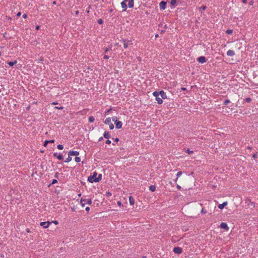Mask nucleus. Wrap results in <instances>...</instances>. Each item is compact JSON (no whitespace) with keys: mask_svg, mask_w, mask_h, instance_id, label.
<instances>
[{"mask_svg":"<svg viewBox=\"0 0 258 258\" xmlns=\"http://www.w3.org/2000/svg\"><path fill=\"white\" fill-rule=\"evenodd\" d=\"M80 203L81 206L83 207L85 206L86 204H88L89 205H91L92 203V200L91 199H81L80 201Z\"/></svg>","mask_w":258,"mask_h":258,"instance_id":"obj_1","label":"nucleus"},{"mask_svg":"<svg viewBox=\"0 0 258 258\" xmlns=\"http://www.w3.org/2000/svg\"><path fill=\"white\" fill-rule=\"evenodd\" d=\"M97 173L96 172H94L92 175H91L88 177V181L91 183H93L94 182H96V180H94L95 179V177H97Z\"/></svg>","mask_w":258,"mask_h":258,"instance_id":"obj_2","label":"nucleus"},{"mask_svg":"<svg viewBox=\"0 0 258 258\" xmlns=\"http://www.w3.org/2000/svg\"><path fill=\"white\" fill-rule=\"evenodd\" d=\"M51 224V222H42L40 223V225L43 227L44 228H46L49 227V226Z\"/></svg>","mask_w":258,"mask_h":258,"instance_id":"obj_3","label":"nucleus"},{"mask_svg":"<svg viewBox=\"0 0 258 258\" xmlns=\"http://www.w3.org/2000/svg\"><path fill=\"white\" fill-rule=\"evenodd\" d=\"M197 61L201 63H204L206 62L207 59L205 56H201L197 58Z\"/></svg>","mask_w":258,"mask_h":258,"instance_id":"obj_4","label":"nucleus"},{"mask_svg":"<svg viewBox=\"0 0 258 258\" xmlns=\"http://www.w3.org/2000/svg\"><path fill=\"white\" fill-rule=\"evenodd\" d=\"M173 251L174 253L177 254H180L182 251V248L178 246L174 247Z\"/></svg>","mask_w":258,"mask_h":258,"instance_id":"obj_5","label":"nucleus"},{"mask_svg":"<svg viewBox=\"0 0 258 258\" xmlns=\"http://www.w3.org/2000/svg\"><path fill=\"white\" fill-rule=\"evenodd\" d=\"M122 42L123 44V47L124 49H126L128 45L131 44V41L130 40H122Z\"/></svg>","mask_w":258,"mask_h":258,"instance_id":"obj_6","label":"nucleus"},{"mask_svg":"<svg viewBox=\"0 0 258 258\" xmlns=\"http://www.w3.org/2000/svg\"><path fill=\"white\" fill-rule=\"evenodd\" d=\"M126 3H127V6L129 8H132L134 5V0H124Z\"/></svg>","mask_w":258,"mask_h":258,"instance_id":"obj_7","label":"nucleus"},{"mask_svg":"<svg viewBox=\"0 0 258 258\" xmlns=\"http://www.w3.org/2000/svg\"><path fill=\"white\" fill-rule=\"evenodd\" d=\"M159 7L161 10H165L166 7V3L164 1H162L159 4Z\"/></svg>","mask_w":258,"mask_h":258,"instance_id":"obj_8","label":"nucleus"},{"mask_svg":"<svg viewBox=\"0 0 258 258\" xmlns=\"http://www.w3.org/2000/svg\"><path fill=\"white\" fill-rule=\"evenodd\" d=\"M79 155V152L77 151H70L68 153V155L69 156H78Z\"/></svg>","mask_w":258,"mask_h":258,"instance_id":"obj_9","label":"nucleus"},{"mask_svg":"<svg viewBox=\"0 0 258 258\" xmlns=\"http://www.w3.org/2000/svg\"><path fill=\"white\" fill-rule=\"evenodd\" d=\"M220 228L226 230H228L229 229V227L227 224L226 223L222 222L220 224Z\"/></svg>","mask_w":258,"mask_h":258,"instance_id":"obj_10","label":"nucleus"},{"mask_svg":"<svg viewBox=\"0 0 258 258\" xmlns=\"http://www.w3.org/2000/svg\"><path fill=\"white\" fill-rule=\"evenodd\" d=\"M121 6L122 8L123 9V11H125L127 9V5H126V1H124V0H123L121 3Z\"/></svg>","mask_w":258,"mask_h":258,"instance_id":"obj_11","label":"nucleus"},{"mask_svg":"<svg viewBox=\"0 0 258 258\" xmlns=\"http://www.w3.org/2000/svg\"><path fill=\"white\" fill-rule=\"evenodd\" d=\"M115 127L117 129L121 128L122 127V123L121 121H117V122H115Z\"/></svg>","mask_w":258,"mask_h":258,"instance_id":"obj_12","label":"nucleus"},{"mask_svg":"<svg viewBox=\"0 0 258 258\" xmlns=\"http://www.w3.org/2000/svg\"><path fill=\"white\" fill-rule=\"evenodd\" d=\"M159 93H160V95L162 99L167 98L166 94L164 91L161 90V91H159Z\"/></svg>","mask_w":258,"mask_h":258,"instance_id":"obj_13","label":"nucleus"},{"mask_svg":"<svg viewBox=\"0 0 258 258\" xmlns=\"http://www.w3.org/2000/svg\"><path fill=\"white\" fill-rule=\"evenodd\" d=\"M53 156L56 157L59 160L63 159V156L61 154L58 155L57 153H54Z\"/></svg>","mask_w":258,"mask_h":258,"instance_id":"obj_14","label":"nucleus"},{"mask_svg":"<svg viewBox=\"0 0 258 258\" xmlns=\"http://www.w3.org/2000/svg\"><path fill=\"white\" fill-rule=\"evenodd\" d=\"M227 202H224L222 204H219L218 205V208L220 209H223L224 207L227 205Z\"/></svg>","mask_w":258,"mask_h":258,"instance_id":"obj_15","label":"nucleus"},{"mask_svg":"<svg viewBox=\"0 0 258 258\" xmlns=\"http://www.w3.org/2000/svg\"><path fill=\"white\" fill-rule=\"evenodd\" d=\"M227 55L230 56H233L235 55V52L232 50H229L227 52Z\"/></svg>","mask_w":258,"mask_h":258,"instance_id":"obj_16","label":"nucleus"},{"mask_svg":"<svg viewBox=\"0 0 258 258\" xmlns=\"http://www.w3.org/2000/svg\"><path fill=\"white\" fill-rule=\"evenodd\" d=\"M103 137L105 139H109V138H110L111 135H110V134L109 133V132H105L103 134Z\"/></svg>","mask_w":258,"mask_h":258,"instance_id":"obj_17","label":"nucleus"},{"mask_svg":"<svg viewBox=\"0 0 258 258\" xmlns=\"http://www.w3.org/2000/svg\"><path fill=\"white\" fill-rule=\"evenodd\" d=\"M156 100L157 101L158 104H161L163 103V100L161 98H160L159 96L155 98Z\"/></svg>","mask_w":258,"mask_h":258,"instance_id":"obj_18","label":"nucleus"},{"mask_svg":"<svg viewBox=\"0 0 258 258\" xmlns=\"http://www.w3.org/2000/svg\"><path fill=\"white\" fill-rule=\"evenodd\" d=\"M129 202L131 205H133L135 203V200L132 196L129 197Z\"/></svg>","mask_w":258,"mask_h":258,"instance_id":"obj_19","label":"nucleus"},{"mask_svg":"<svg viewBox=\"0 0 258 258\" xmlns=\"http://www.w3.org/2000/svg\"><path fill=\"white\" fill-rule=\"evenodd\" d=\"M54 142V140H49V141H47V140H46L45 142H44V143L43 144V146L46 147V145H47V144H49V143H53Z\"/></svg>","mask_w":258,"mask_h":258,"instance_id":"obj_20","label":"nucleus"},{"mask_svg":"<svg viewBox=\"0 0 258 258\" xmlns=\"http://www.w3.org/2000/svg\"><path fill=\"white\" fill-rule=\"evenodd\" d=\"M102 179V174H100L98 175L97 177H95V179L94 180H96V182L100 181Z\"/></svg>","mask_w":258,"mask_h":258,"instance_id":"obj_21","label":"nucleus"},{"mask_svg":"<svg viewBox=\"0 0 258 258\" xmlns=\"http://www.w3.org/2000/svg\"><path fill=\"white\" fill-rule=\"evenodd\" d=\"M104 123L106 124H109L111 123V118L110 117H107L105 119L104 121Z\"/></svg>","mask_w":258,"mask_h":258,"instance_id":"obj_22","label":"nucleus"},{"mask_svg":"<svg viewBox=\"0 0 258 258\" xmlns=\"http://www.w3.org/2000/svg\"><path fill=\"white\" fill-rule=\"evenodd\" d=\"M17 63V61L16 60H14V61H9L8 62V63L11 67H13L14 64H16Z\"/></svg>","mask_w":258,"mask_h":258,"instance_id":"obj_23","label":"nucleus"},{"mask_svg":"<svg viewBox=\"0 0 258 258\" xmlns=\"http://www.w3.org/2000/svg\"><path fill=\"white\" fill-rule=\"evenodd\" d=\"M149 189L151 191H154L156 190V186L155 185H150L149 186Z\"/></svg>","mask_w":258,"mask_h":258,"instance_id":"obj_24","label":"nucleus"},{"mask_svg":"<svg viewBox=\"0 0 258 258\" xmlns=\"http://www.w3.org/2000/svg\"><path fill=\"white\" fill-rule=\"evenodd\" d=\"M160 95L159 91H155L153 93V95L156 97H158Z\"/></svg>","mask_w":258,"mask_h":258,"instance_id":"obj_25","label":"nucleus"},{"mask_svg":"<svg viewBox=\"0 0 258 258\" xmlns=\"http://www.w3.org/2000/svg\"><path fill=\"white\" fill-rule=\"evenodd\" d=\"M112 48V46L111 45H108V47H106L105 50H104V52L105 53L107 52L109 50H111Z\"/></svg>","mask_w":258,"mask_h":258,"instance_id":"obj_26","label":"nucleus"},{"mask_svg":"<svg viewBox=\"0 0 258 258\" xmlns=\"http://www.w3.org/2000/svg\"><path fill=\"white\" fill-rule=\"evenodd\" d=\"M88 120L90 122H93L95 120V118L93 116H91L89 117Z\"/></svg>","mask_w":258,"mask_h":258,"instance_id":"obj_27","label":"nucleus"},{"mask_svg":"<svg viewBox=\"0 0 258 258\" xmlns=\"http://www.w3.org/2000/svg\"><path fill=\"white\" fill-rule=\"evenodd\" d=\"M70 156H71L68 155V158L64 161L65 162L68 163V162H70L72 160V158Z\"/></svg>","mask_w":258,"mask_h":258,"instance_id":"obj_28","label":"nucleus"},{"mask_svg":"<svg viewBox=\"0 0 258 258\" xmlns=\"http://www.w3.org/2000/svg\"><path fill=\"white\" fill-rule=\"evenodd\" d=\"M233 33V30L231 29H227L226 31V33L227 34H231Z\"/></svg>","mask_w":258,"mask_h":258,"instance_id":"obj_29","label":"nucleus"},{"mask_svg":"<svg viewBox=\"0 0 258 258\" xmlns=\"http://www.w3.org/2000/svg\"><path fill=\"white\" fill-rule=\"evenodd\" d=\"M176 3V0H171L170 1V4L172 6H174Z\"/></svg>","mask_w":258,"mask_h":258,"instance_id":"obj_30","label":"nucleus"},{"mask_svg":"<svg viewBox=\"0 0 258 258\" xmlns=\"http://www.w3.org/2000/svg\"><path fill=\"white\" fill-rule=\"evenodd\" d=\"M244 101L247 102V103H249L250 102H251V99L249 97L248 98H246L245 99H244Z\"/></svg>","mask_w":258,"mask_h":258,"instance_id":"obj_31","label":"nucleus"},{"mask_svg":"<svg viewBox=\"0 0 258 258\" xmlns=\"http://www.w3.org/2000/svg\"><path fill=\"white\" fill-rule=\"evenodd\" d=\"M75 160L76 162H80L81 161V158L79 157H76L75 158Z\"/></svg>","mask_w":258,"mask_h":258,"instance_id":"obj_32","label":"nucleus"},{"mask_svg":"<svg viewBox=\"0 0 258 258\" xmlns=\"http://www.w3.org/2000/svg\"><path fill=\"white\" fill-rule=\"evenodd\" d=\"M57 148L59 150H62L63 149V145L59 144V145H57Z\"/></svg>","mask_w":258,"mask_h":258,"instance_id":"obj_33","label":"nucleus"},{"mask_svg":"<svg viewBox=\"0 0 258 258\" xmlns=\"http://www.w3.org/2000/svg\"><path fill=\"white\" fill-rule=\"evenodd\" d=\"M112 121H113L114 122V123L117 122V121H118L117 120V117L116 116H113L112 117Z\"/></svg>","mask_w":258,"mask_h":258,"instance_id":"obj_34","label":"nucleus"},{"mask_svg":"<svg viewBox=\"0 0 258 258\" xmlns=\"http://www.w3.org/2000/svg\"><path fill=\"white\" fill-rule=\"evenodd\" d=\"M230 103V100L228 99H226L224 101V104L225 105H227L228 103Z\"/></svg>","mask_w":258,"mask_h":258,"instance_id":"obj_35","label":"nucleus"},{"mask_svg":"<svg viewBox=\"0 0 258 258\" xmlns=\"http://www.w3.org/2000/svg\"><path fill=\"white\" fill-rule=\"evenodd\" d=\"M57 182V180L56 179H54L52 180L51 183L49 184V186H50L51 184H54L55 183H56Z\"/></svg>","mask_w":258,"mask_h":258,"instance_id":"obj_36","label":"nucleus"},{"mask_svg":"<svg viewBox=\"0 0 258 258\" xmlns=\"http://www.w3.org/2000/svg\"><path fill=\"white\" fill-rule=\"evenodd\" d=\"M201 213L202 214H205L207 213V210H206V209H204V208H203V209L201 210Z\"/></svg>","mask_w":258,"mask_h":258,"instance_id":"obj_37","label":"nucleus"},{"mask_svg":"<svg viewBox=\"0 0 258 258\" xmlns=\"http://www.w3.org/2000/svg\"><path fill=\"white\" fill-rule=\"evenodd\" d=\"M109 126L110 130H113L114 128V126L113 124H112V123L109 124Z\"/></svg>","mask_w":258,"mask_h":258,"instance_id":"obj_38","label":"nucleus"},{"mask_svg":"<svg viewBox=\"0 0 258 258\" xmlns=\"http://www.w3.org/2000/svg\"><path fill=\"white\" fill-rule=\"evenodd\" d=\"M182 171H178L176 174V176L177 178H178L179 177H180L181 176V175L182 174Z\"/></svg>","mask_w":258,"mask_h":258,"instance_id":"obj_39","label":"nucleus"},{"mask_svg":"<svg viewBox=\"0 0 258 258\" xmlns=\"http://www.w3.org/2000/svg\"><path fill=\"white\" fill-rule=\"evenodd\" d=\"M186 152L187 153L189 154L193 153V151H190L189 149H186Z\"/></svg>","mask_w":258,"mask_h":258,"instance_id":"obj_40","label":"nucleus"},{"mask_svg":"<svg viewBox=\"0 0 258 258\" xmlns=\"http://www.w3.org/2000/svg\"><path fill=\"white\" fill-rule=\"evenodd\" d=\"M97 22H98V24H103V22L102 19H98V20H97Z\"/></svg>","mask_w":258,"mask_h":258,"instance_id":"obj_41","label":"nucleus"},{"mask_svg":"<svg viewBox=\"0 0 258 258\" xmlns=\"http://www.w3.org/2000/svg\"><path fill=\"white\" fill-rule=\"evenodd\" d=\"M206 9V6H202L200 8V11H201V10H205Z\"/></svg>","mask_w":258,"mask_h":258,"instance_id":"obj_42","label":"nucleus"},{"mask_svg":"<svg viewBox=\"0 0 258 258\" xmlns=\"http://www.w3.org/2000/svg\"><path fill=\"white\" fill-rule=\"evenodd\" d=\"M59 173L58 172H56L55 173V175H54V177L56 178H58V177H59Z\"/></svg>","mask_w":258,"mask_h":258,"instance_id":"obj_43","label":"nucleus"},{"mask_svg":"<svg viewBox=\"0 0 258 258\" xmlns=\"http://www.w3.org/2000/svg\"><path fill=\"white\" fill-rule=\"evenodd\" d=\"M257 153H255L254 155H253L252 156V158L254 159H256V158H257Z\"/></svg>","mask_w":258,"mask_h":258,"instance_id":"obj_44","label":"nucleus"},{"mask_svg":"<svg viewBox=\"0 0 258 258\" xmlns=\"http://www.w3.org/2000/svg\"><path fill=\"white\" fill-rule=\"evenodd\" d=\"M103 58L105 59H108L109 58V56L107 55H105L103 57Z\"/></svg>","mask_w":258,"mask_h":258,"instance_id":"obj_45","label":"nucleus"},{"mask_svg":"<svg viewBox=\"0 0 258 258\" xmlns=\"http://www.w3.org/2000/svg\"><path fill=\"white\" fill-rule=\"evenodd\" d=\"M112 140H113L115 142H117L119 141V139L117 138H113Z\"/></svg>","mask_w":258,"mask_h":258,"instance_id":"obj_46","label":"nucleus"},{"mask_svg":"<svg viewBox=\"0 0 258 258\" xmlns=\"http://www.w3.org/2000/svg\"><path fill=\"white\" fill-rule=\"evenodd\" d=\"M105 143L107 144H110L111 143V141L109 140H107Z\"/></svg>","mask_w":258,"mask_h":258,"instance_id":"obj_47","label":"nucleus"},{"mask_svg":"<svg viewBox=\"0 0 258 258\" xmlns=\"http://www.w3.org/2000/svg\"><path fill=\"white\" fill-rule=\"evenodd\" d=\"M117 203V205H118L119 206H122V203H121V202L120 201H118Z\"/></svg>","mask_w":258,"mask_h":258,"instance_id":"obj_48","label":"nucleus"},{"mask_svg":"<svg viewBox=\"0 0 258 258\" xmlns=\"http://www.w3.org/2000/svg\"><path fill=\"white\" fill-rule=\"evenodd\" d=\"M27 17V14H24L23 15V18L25 19V18H26Z\"/></svg>","mask_w":258,"mask_h":258,"instance_id":"obj_49","label":"nucleus"},{"mask_svg":"<svg viewBox=\"0 0 258 258\" xmlns=\"http://www.w3.org/2000/svg\"><path fill=\"white\" fill-rule=\"evenodd\" d=\"M56 109H63V107L62 106H61V107H59V106H57V107H55Z\"/></svg>","mask_w":258,"mask_h":258,"instance_id":"obj_50","label":"nucleus"},{"mask_svg":"<svg viewBox=\"0 0 258 258\" xmlns=\"http://www.w3.org/2000/svg\"><path fill=\"white\" fill-rule=\"evenodd\" d=\"M21 15V13L20 12H18L17 14V17H20Z\"/></svg>","mask_w":258,"mask_h":258,"instance_id":"obj_51","label":"nucleus"},{"mask_svg":"<svg viewBox=\"0 0 258 258\" xmlns=\"http://www.w3.org/2000/svg\"><path fill=\"white\" fill-rule=\"evenodd\" d=\"M85 210L86 211L89 212L90 210V208L89 207H87L86 208Z\"/></svg>","mask_w":258,"mask_h":258,"instance_id":"obj_52","label":"nucleus"},{"mask_svg":"<svg viewBox=\"0 0 258 258\" xmlns=\"http://www.w3.org/2000/svg\"><path fill=\"white\" fill-rule=\"evenodd\" d=\"M242 2L243 4H246L247 3V0H242Z\"/></svg>","mask_w":258,"mask_h":258,"instance_id":"obj_53","label":"nucleus"},{"mask_svg":"<svg viewBox=\"0 0 258 258\" xmlns=\"http://www.w3.org/2000/svg\"><path fill=\"white\" fill-rule=\"evenodd\" d=\"M39 29H40V26H38V25L36 26V30H39Z\"/></svg>","mask_w":258,"mask_h":258,"instance_id":"obj_54","label":"nucleus"},{"mask_svg":"<svg viewBox=\"0 0 258 258\" xmlns=\"http://www.w3.org/2000/svg\"><path fill=\"white\" fill-rule=\"evenodd\" d=\"M103 137H101L100 138H99V140H98V141H101L103 140Z\"/></svg>","mask_w":258,"mask_h":258,"instance_id":"obj_55","label":"nucleus"},{"mask_svg":"<svg viewBox=\"0 0 258 258\" xmlns=\"http://www.w3.org/2000/svg\"><path fill=\"white\" fill-rule=\"evenodd\" d=\"M106 195H108V196H110L111 195V194L109 192H106Z\"/></svg>","mask_w":258,"mask_h":258,"instance_id":"obj_56","label":"nucleus"},{"mask_svg":"<svg viewBox=\"0 0 258 258\" xmlns=\"http://www.w3.org/2000/svg\"><path fill=\"white\" fill-rule=\"evenodd\" d=\"M53 222L55 224V225H57L58 224V222L57 221H53Z\"/></svg>","mask_w":258,"mask_h":258,"instance_id":"obj_57","label":"nucleus"},{"mask_svg":"<svg viewBox=\"0 0 258 258\" xmlns=\"http://www.w3.org/2000/svg\"><path fill=\"white\" fill-rule=\"evenodd\" d=\"M181 90H183V91H185L186 90V88H185V87H182V88H181Z\"/></svg>","mask_w":258,"mask_h":258,"instance_id":"obj_58","label":"nucleus"},{"mask_svg":"<svg viewBox=\"0 0 258 258\" xmlns=\"http://www.w3.org/2000/svg\"><path fill=\"white\" fill-rule=\"evenodd\" d=\"M79 12L78 11H76V15H78L79 14Z\"/></svg>","mask_w":258,"mask_h":258,"instance_id":"obj_59","label":"nucleus"},{"mask_svg":"<svg viewBox=\"0 0 258 258\" xmlns=\"http://www.w3.org/2000/svg\"><path fill=\"white\" fill-rule=\"evenodd\" d=\"M26 231H27V232H28V233H29V232H30V229H26Z\"/></svg>","mask_w":258,"mask_h":258,"instance_id":"obj_60","label":"nucleus"},{"mask_svg":"<svg viewBox=\"0 0 258 258\" xmlns=\"http://www.w3.org/2000/svg\"><path fill=\"white\" fill-rule=\"evenodd\" d=\"M177 188H178V189H180L181 187H180V185H177Z\"/></svg>","mask_w":258,"mask_h":258,"instance_id":"obj_61","label":"nucleus"},{"mask_svg":"<svg viewBox=\"0 0 258 258\" xmlns=\"http://www.w3.org/2000/svg\"><path fill=\"white\" fill-rule=\"evenodd\" d=\"M252 4H253V2H252V1H251V2L249 3V5H252Z\"/></svg>","mask_w":258,"mask_h":258,"instance_id":"obj_62","label":"nucleus"},{"mask_svg":"<svg viewBox=\"0 0 258 258\" xmlns=\"http://www.w3.org/2000/svg\"><path fill=\"white\" fill-rule=\"evenodd\" d=\"M57 104V103H56V102H53V103H52V104H53V105H55V104Z\"/></svg>","mask_w":258,"mask_h":258,"instance_id":"obj_63","label":"nucleus"},{"mask_svg":"<svg viewBox=\"0 0 258 258\" xmlns=\"http://www.w3.org/2000/svg\"><path fill=\"white\" fill-rule=\"evenodd\" d=\"M177 179H178V178H177V177H176V178L174 179V181H175V182H176V181H177Z\"/></svg>","mask_w":258,"mask_h":258,"instance_id":"obj_64","label":"nucleus"}]
</instances>
